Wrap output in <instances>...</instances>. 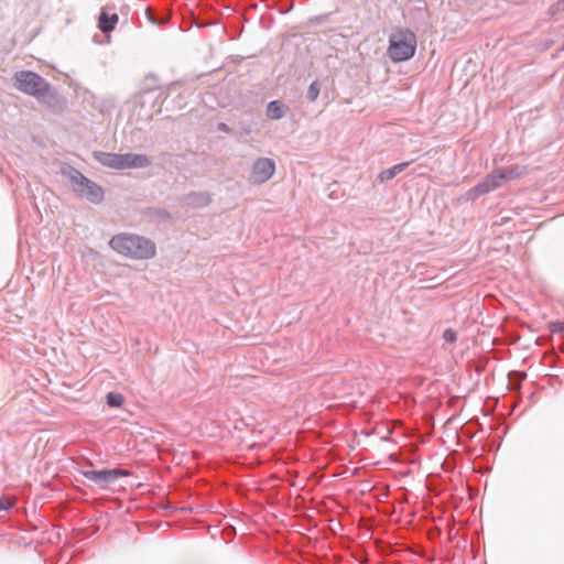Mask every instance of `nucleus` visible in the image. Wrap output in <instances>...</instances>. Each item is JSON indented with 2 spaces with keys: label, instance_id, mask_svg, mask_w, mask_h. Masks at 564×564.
Here are the masks:
<instances>
[{
  "label": "nucleus",
  "instance_id": "obj_21",
  "mask_svg": "<svg viewBox=\"0 0 564 564\" xmlns=\"http://www.w3.org/2000/svg\"><path fill=\"white\" fill-rule=\"evenodd\" d=\"M549 329L551 333H562L564 334V322L555 321L549 324Z\"/></svg>",
  "mask_w": 564,
  "mask_h": 564
},
{
  "label": "nucleus",
  "instance_id": "obj_20",
  "mask_svg": "<svg viewBox=\"0 0 564 564\" xmlns=\"http://www.w3.org/2000/svg\"><path fill=\"white\" fill-rule=\"evenodd\" d=\"M442 338L445 343L454 344L457 340V332L452 328H446L443 332Z\"/></svg>",
  "mask_w": 564,
  "mask_h": 564
},
{
  "label": "nucleus",
  "instance_id": "obj_15",
  "mask_svg": "<svg viewBox=\"0 0 564 564\" xmlns=\"http://www.w3.org/2000/svg\"><path fill=\"white\" fill-rule=\"evenodd\" d=\"M145 215L151 219H155L162 223L170 221L172 218L171 214L164 208H149L145 212Z\"/></svg>",
  "mask_w": 564,
  "mask_h": 564
},
{
  "label": "nucleus",
  "instance_id": "obj_3",
  "mask_svg": "<svg viewBox=\"0 0 564 564\" xmlns=\"http://www.w3.org/2000/svg\"><path fill=\"white\" fill-rule=\"evenodd\" d=\"M65 175L68 177L73 191L80 197L93 204H99L104 199V189L94 181L86 177L82 172L69 167Z\"/></svg>",
  "mask_w": 564,
  "mask_h": 564
},
{
  "label": "nucleus",
  "instance_id": "obj_14",
  "mask_svg": "<svg viewBox=\"0 0 564 564\" xmlns=\"http://www.w3.org/2000/svg\"><path fill=\"white\" fill-rule=\"evenodd\" d=\"M409 164V162H402L391 166L390 169L383 170L378 176L379 181L383 183L394 178L398 174L403 172Z\"/></svg>",
  "mask_w": 564,
  "mask_h": 564
},
{
  "label": "nucleus",
  "instance_id": "obj_5",
  "mask_svg": "<svg viewBox=\"0 0 564 564\" xmlns=\"http://www.w3.org/2000/svg\"><path fill=\"white\" fill-rule=\"evenodd\" d=\"M80 475L96 485H108L116 481L118 478L130 476V471L122 468L93 470L79 469Z\"/></svg>",
  "mask_w": 564,
  "mask_h": 564
},
{
  "label": "nucleus",
  "instance_id": "obj_17",
  "mask_svg": "<svg viewBox=\"0 0 564 564\" xmlns=\"http://www.w3.org/2000/svg\"><path fill=\"white\" fill-rule=\"evenodd\" d=\"M319 93H321V84L318 80H314L308 86V89L306 93V98L308 99V101L314 102L318 98Z\"/></svg>",
  "mask_w": 564,
  "mask_h": 564
},
{
  "label": "nucleus",
  "instance_id": "obj_2",
  "mask_svg": "<svg viewBox=\"0 0 564 564\" xmlns=\"http://www.w3.org/2000/svg\"><path fill=\"white\" fill-rule=\"evenodd\" d=\"M416 36L409 29H398L389 36L388 56L394 63L411 59L416 51Z\"/></svg>",
  "mask_w": 564,
  "mask_h": 564
},
{
  "label": "nucleus",
  "instance_id": "obj_22",
  "mask_svg": "<svg viewBox=\"0 0 564 564\" xmlns=\"http://www.w3.org/2000/svg\"><path fill=\"white\" fill-rule=\"evenodd\" d=\"M14 507V501L9 498L0 497V511H8Z\"/></svg>",
  "mask_w": 564,
  "mask_h": 564
},
{
  "label": "nucleus",
  "instance_id": "obj_7",
  "mask_svg": "<svg viewBox=\"0 0 564 564\" xmlns=\"http://www.w3.org/2000/svg\"><path fill=\"white\" fill-rule=\"evenodd\" d=\"M505 174H498L497 171L486 175L481 182L469 188L466 193L467 199L475 200L478 197L488 194L500 187V181Z\"/></svg>",
  "mask_w": 564,
  "mask_h": 564
},
{
  "label": "nucleus",
  "instance_id": "obj_10",
  "mask_svg": "<svg viewBox=\"0 0 564 564\" xmlns=\"http://www.w3.org/2000/svg\"><path fill=\"white\" fill-rule=\"evenodd\" d=\"M94 159L106 167L113 170H122L121 153L95 151Z\"/></svg>",
  "mask_w": 564,
  "mask_h": 564
},
{
  "label": "nucleus",
  "instance_id": "obj_4",
  "mask_svg": "<svg viewBox=\"0 0 564 564\" xmlns=\"http://www.w3.org/2000/svg\"><path fill=\"white\" fill-rule=\"evenodd\" d=\"M15 87L18 90L37 98V96L47 88L48 82H46L39 74L31 70L17 72L14 75Z\"/></svg>",
  "mask_w": 564,
  "mask_h": 564
},
{
  "label": "nucleus",
  "instance_id": "obj_11",
  "mask_svg": "<svg viewBox=\"0 0 564 564\" xmlns=\"http://www.w3.org/2000/svg\"><path fill=\"white\" fill-rule=\"evenodd\" d=\"M182 200L186 206L193 208H202L208 206L212 202V198L207 192H191L184 195Z\"/></svg>",
  "mask_w": 564,
  "mask_h": 564
},
{
  "label": "nucleus",
  "instance_id": "obj_18",
  "mask_svg": "<svg viewBox=\"0 0 564 564\" xmlns=\"http://www.w3.org/2000/svg\"><path fill=\"white\" fill-rule=\"evenodd\" d=\"M497 173L505 174L503 180H516L521 175V171L518 166L500 169L497 171Z\"/></svg>",
  "mask_w": 564,
  "mask_h": 564
},
{
  "label": "nucleus",
  "instance_id": "obj_12",
  "mask_svg": "<svg viewBox=\"0 0 564 564\" xmlns=\"http://www.w3.org/2000/svg\"><path fill=\"white\" fill-rule=\"evenodd\" d=\"M118 21L119 17L117 13L109 14L102 10L98 19V28L104 34H107L115 30Z\"/></svg>",
  "mask_w": 564,
  "mask_h": 564
},
{
  "label": "nucleus",
  "instance_id": "obj_16",
  "mask_svg": "<svg viewBox=\"0 0 564 564\" xmlns=\"http://www.w3.org/2000/svg\"><path fill=\"white\" fill-rule=\"evenodd\" d=\"M124 402V398L121 393L109 392L107 394V404L110 408H120Z\"/></svg>",
  "mask_w": 564,
  "mask_h": 564
},
{
  "label": "nucleus",
  "instance_id": "obj_24",
  "mask_svg": "<svg viewBox=\"0 0 564 564\" xmlns=\"http://www.w3.org/2000/svg\"><path fill=\"white\" fill-rule=\"evenodd\" d=\"M88 466H93V463L90 460H87Z\"/></svg>",
  "mask_w": 564,
  "mask_h": 564
},
{
  "label": "nucleus",
  "instance_id": "obj_6",
  "mask_svg": "<svg viewBox=\"0 0 564 564\" xmlns=\"http://www.w3.org/2000/svg\"><path fill=\"white\" fill-rule=\"evenodd\" d=\"M275 171V163L269 158L257 159L251 167L249 182L253 185H261L269 181Z\"/></svg>",
  "mask_w": 564,
  "mask_h": 564
},
{
  "label": "nucleus",
  "instance_id": "obj_23",
  "mask_svg": "<svg viewBox=\"0 0 564 564\" xmlns=\"http://www.w3.org/2000/svg\"><path fill=\"white\" fill-rule=\"evenodd\" d=\"M217 130L220 132H224V133H230V131H231L230 128L228 127V124H226L224 122L218 123Z\"/></svg>",
  "mask_w": 564,
  "mask_h": 564
},
{
  "label": "nucleus",
  "instance_id": "obj_8",
  "mask_svg": "<svg viewBox=\"0 0 564 564\" xmlns=\"http://www.w3.org/2000/svg\"><path fill=\"white\" fill-rule=\"evenodd\" d=\"M37 101L46 106L52 112H61L66 107V99L50 83L47 88L37 96Z\"/></svg>",
  "mask_w": 564,
  "mask_h": 564
},
{
  "label": "nucleus",
  "instance_id": "obj_9",
  "mask_svg": "<svg viewBox=\"0 0 564 564\" xmlns=\"http://www.w3.org/2000/svg\"><path fill=\"white\" fill-rule=\"evenodd\" d=\"M122 170L128 169H147L152 164L151 159L147 154L141 153H121Z\"/></svg>",
  "mask_w": 564,
  "mask_h": 564
},
{
  "label": "nucleus",
  "instance_id": "obj_1",
  "mask_svg": "<svg viewBox=\"0 0 564 564\" xmlns=\"http://www.w3.org/2000/svg\"><path fill=\"white\" fill-rule=\"evenodd\" d=\"M109 246L116 252L137 260H148L156 253L154 241L134 234L116 235L110 239Z\"/></svg>",
  "mask_w": 564,
  "mask_h": 564
},
{
  "label": "nucleus",
  "instance_id": "obj_13",
  "mask_svg": "<svg viewBox=\"0 0 564 564\" xmlns=\"http://www.w3.org/2000/svg\"><path fill=\"white\" fill-rule=\"evenodd\" d=\"M289 107L281 100H272L267 105L265 115L271 120H280L282 119Z\"/></svg>",
  "mask_w": 564,
  "mask_h": 564
},
{
  "label": "nucleus",
  "instance_id": "obj_19",
  "mask_svg": "<svg viewBox=\"0 0 564 564\" xmlns=\"http://www.w3.org/2000/svg\"><path fill=\"white\" fill-rule=\"evenodd\" d=\"M564 12V0H557L555 3H553L550 8H549V14L551 17H554L558 13H563Z\"/></svg>",
  "mask_w": 564,
  "mask_h": 564
}]
</instances>
